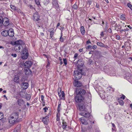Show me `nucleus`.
Returning <instances> with one entry per match:
<instances>
[{"label": "nucleus", "mask_w": 132, "mask_h": 132, "mask_svg": "<svg viewBox=\"0 0 132 132\" xmlns=\"http://www.w3.org/2000/svg\"><path fill=\"white\" fill-rule=\"evenodd\" d=\"M78 55L77 53L75 54L74 56V58L76 59L78 56Z\"/></svg>", "instance_id": "4c0bfd02"}, {"label": "nucleus", "mask_w": 132, "mask_h": 132, "mask_svg": "<svg viewBox=\"0 0 132 132\" xmlns=\"http://www.w3.org/2000/svg\"><path fill=\"white\" fill-rule=\"evenodd\" d=\"M72 8L75 10H77L78 9V7L77 5L75 4L73 6Z\"/></svg>", "instance_id": "bb28decb"}, {"label": "nucleus", "mask_w": 132, "mask_h": 132, "mask_svg": "<svg viewBox=\"0 0 132 132\" xmlns=\"http://www.w3.org/2000/svg\"><path fill=\"white\" fill-rule=\"evenodd\" d=\"M75 100L77 102H80L82 101L84 99V97L81 95H77L75 97Z\"/></svg>", "instance_id": "39448f33"}, {"label": "nucleus", "mask_w": 132, "mask_h": 132, "mask_svg": "<svg viewBox=\"0 0 132 132\" xmlns=\"http://www.w3.org/2000/svg\"><path fill=\"white\" fill-rule=\"evenodd\" d=\"M18 112L12 113L9 117V122L10 123H14L16 122L19 117Z\"/></svg>", "instance_id": "f03ea898"}, {"label": "nucleus", "mask_w": 132, "mask_h": 132, "mask_svg": "<svg viewBox=\"0 0 132 132\" xmlns=\"http://www.w3.org/2000/svg\"><path fill=\"white\" fill-rule=\"evenodd\" d=\"M81 33L82 35H84L85 32V31L83 26H81Z\"/></svg>", "instance_id": "5701e85b"}, {"label": "nucleus", "mask_w": 132, "mask_h": 132, "mask_svg": "<svg viewBox=\"0 0 132 132\" xmlns=\"http://www.w3.org/2000/svg\"><path fill=\"white\" fill-rule=\"evenodd\" d=\"M130 107L132 108V104H130Z\"/></svg>", "instance_id": "774afa93"}, {"label": "nucleus", "mask_w": 132, "mask_h": 132, "mask_svg": "<svg viewBox=\"0 0 132 132\" xmlns=\"http://www.w3.org/2000/svg\"><path fill=\"white\" fill-rule=\"evenodd\" d=\"M125 96L123 95L120 98H122L124 100L125 99Z\"/></svg>", "instance_id": "49530a36"}, {"label": "nucleus", "mask_w": 132, "mask_h": 132, "mask_svg": "<svg viewBox=\"0 0 132 132\" xmlns=\"http://www.w3.org/2000/svg\"><path fill=\"white\" fill-rule=\"evenodd\" d=\"M15 43V45L14 48L16 51L22 53V59H27L28 56V48L24 42L19 40L16 41Z\"/></svg>", "instance_id": "f257e3e1"}, {"label": "nucleus", "mask_w": 132, "mask_h": 132, "mask_svg": "<svg viewBox=\"0 0 132 132\" xmlns=\"http://www.w3.org/2000/svg\"><path fill=\"white\" fill-rule=\"evenodd\" d=\"M11 8L13 10H17V7L15 6L14 5H10Z\"/></svg>", "instance_id": "b1692460"}, {"label": "nucleus", "mask_w": 132, "mask_h": 132, "mask_svg": "<svg viewBox=\"0 0 132 132\" xmlns=\"http://www.w3.org/2000/svg\"><path fill=\"white\" fill-rule=\"evenodd\" d=\"M20 126L18 125L15 128L14 132H20Z\"/></svg>", "instance_id": "a211bd4d"}, {"label": "nucleus", "mask_w": 132, "mask_h": 132, "mask_svg": "<svg viewBox=\"0 0 132 132\" xmlns=\"http://www.w3.org/2000/svg\"><path fill=\"white\" fill-rule=\"evenodd\" d=\"M40 35L42 36H43L44 35V34L43 32H41Z\"/></svg>", "instance_id": "e2e57ef3"}, {"label": "nucleus", "mask_w": 132, "mask_h": 132, "mask_svg": "<svg viewBox=\"0 0 132 132\" xmlns=\"http://www.w3.org/2000/svg\"><path fill=\"white\" fill-rule=\"evenodd\" d=\"M63 64V62L62 61H61L60 62V64L61 65H62Z\"/></svg>", "instance_id": "69168bd1"}, {"label": "nucleus", "mask_w": 132, "mask_h": 132, "mask_svg": "<svg viewBox=\"0 0 132 132\" xmlns=\"http://www.w3.org/2000/svg\"><path fill=\"white\" fill-rule=\"evenodd\" d=\"M105 2L107 3H109V1L108 0H104Z\"/></svg>", "instance_id": "0e129e2a"}, {"label": "nucleus", "mask_w": 132, "mask_h": 132, "mask_svg": "<svg viewBox=\"0 0 132 132\" xmlns=\"http://www.w3.org/2000/svg\"><path fill=\"white\" fill-rule=\"evenodd\" d=\"M92 125H90V126H88V128L89 129H90L92 128Z\"/></svg>", "instance_id": "09e8293b"}, {"label": "nucleus", "mask_w": 132, "mask_h": 132, "mask_svg": "<svg viewBox=\"0 0 132 132\" xmlns=\"http://www.w3.org/2000/svg\"><path fill=\"white\" fill-rule=\"evenodd\" d=\"M80 119L82 124L87 125L88 124V122L84 119V117L81 118Z\"/></svg>", "instance_id": "f3484780"}, {"label": "nucleus", "mask_w": 132, "mask_h": 132, "mask_svg": "<svg viewBox=\"0 0 132 132\" xmlns=\"http://www.w3.org/2000/svg\"><path fill=\"white\" fill-rule=\"evenodd\" d=\"M48 31L50 32V37L51 40H56V39H55L54 38H53V37L54 35V29L53 28L50 29L48 30Z\"/></svg>", "instance_id": "6e6552de"}, {"label": "nucleus", "mask_w": 132, "mask_h": 132, "mask_svg": "<svg viewBox=\"0 0 132 132\" xmlns=\"http://www.w3.org/2000/svg\"><path fill=\"white\" fill-rule=\"evenodd\" d=\"M119 25V24H116L115 25V28H117L118 27V25Z\"/></svg>", "instance_id": "603ef678"}, {"label": "nucleus", "mask_w": 132, "mask_h": 132, "mask_svg": "<svg viewBox=\"0 0 132 132\" xmlns=\"http://www.w3.org/2000/svg\"><path fill=\"white\" fill-rule=\"evenodd\" d=\"M87 49L89 50H92V46L91 45H89L87 46Z\"/></svg>", "instance_id": "e433bc0d"}, {"label": "nucleus", "mask_w": 132, "mask_h": 132, "mask_svg": "<svg viewBox=\"0 0 132 132\" xmlns=\"http://www.w3.org/2000/svg\"><path fill=\"white\" fill-rule=\"evenodd\" d=\"M60 25V23H57V25L56 26V27H57L58 26H59Z\"/></svg>", "instance_id": "bf43d9fd"}, {"label": "nucleus", "mask_w": 132, "mask_h": 132, "mask_svg": "<svg viewBox=\"0 0 132 132\" xmlns=\"http://www.w3.org/2000/svg\"><path fill=\"white\" fill-rule=\"evenodd\" d=\"M97 45L99 46H100L104 47H105V45L102 43H100V42H97Z\"/></svg>", "instance_id": "4be33fe9"}, {"label": "nucleus", "mask_w": 132, "mask_h": 132, "mask_svg": "<svg viewBox=\"0 0 132 132\" xmlns=\"http://www.w3.org/2000/svg\"><path fill=\"white\" fill-rule=\"evenodd\" d=\"M58 92L59 96L60 97H61L62 94V92H61L60 88L58 89Z\"/></svg>", "instance_id": "393cba45"}, {"label": "nucleus", "mask_w": 132, "mask_h": 132, "mask_svg": "<svg viewBox=\"0 0 132 132\" xmlns=\"http://www.w3.org/2000/svg\"><path fill=\"white\" fill-rule=\"evenodd\" d=\"M3 114L2 112H0V120L3 119Z\"/></svg>", "instance_id": "c756f323"}, {"label": "nucleus", "mask_w": 132, "mask_h": 132, "mask_svg": "<svg viewBox=\"0 0 132 132\" xmlns=\"http://www.w3.org/2000/svg\"><path fill=\"white\" fill-rule=\"evenodd\" d=\"M89 43H91V42L89 40L87 41L86 42V44H88Z\"/></svg>", "instance_id": "6e6d98bb"}, {"label": "nucleus", "mask_w": 132, "mask_h": 132, "mask_svg": "<svg viewBox=\"0 0 132 132\" xmlns=\"http://www.w3.org/2000/svg\"><path fill=\"white\" fill-rule=\"evenodd\" d=\"M53 4L57 8L59 7V5L56 0H54L52 2Z\"/></svg>", "instance_id": "6ab92c4d"}, {"label": "nucleus", "mask_w": 132, "mask_h": 132, "mask_svg": "<svg viewBox=\"0 0 132 132\" xmlns=\"http://www.w3.org/2000/svg\"><path fill=\"white\" fill-rule=\"evenodd\" d=\"M100 35L102 37H103L104 36V34L103 31H102L101 32Z\"/></svg>", "instance_id": "c03bdc74"}, {"label": "nucleus", "mask_w": 132, "mask_h": 132, "mask_svg": "<svg viewBox=\"0 0 132 132\" xmlns=\"http://www.w3.org/2000/svg\"><path fill=\"white\" fill-rule=\"evenodd\" d=\"M85 90L81 88H79L77 90L76 92L77 95L79 94L81 95H85Z\"/></svg>", "instance_id": "423d86ee"}, {"label": "nucleus", "mask_w": 132, "mask_h": 132, "mask_svg": "<svg viewBox=\"0 0 132 132\" xmlns=\"http://www.w3.org/2000/svg\"><path fill=\"white\" fill-rule=\"evenodd\" d=\"M78 107L79 108L80 110L81 111L85 110L87 106L86 104L85 103L84 104H82L81 105L79 103L78 104Z\"/></svg>", "instance_id": "0eeeda50"}, {"label": "nucleus", "mask_w": 132, "mask_h": 132, "mask_svg": "<svg viewBox=\"0 0 132 132\" xmlns=\"http://www.w3.org/2000/svg\"><path fill=\"white\" fill-rule=\"evenodd\" d=\"M57 118H56V120L57 121H59V120H60V118L59 117H58V115L57 114Z\"/></svg>", "instance_id": "3c124183"}, {"label": "nucleus", "mask_w": 132, "mask_h": 132, "mask_svg": "<svg viewBox=\"0 0 132 132\" xmlns=\"http://www.w3.org/2000/svg\"><path fill=\"white\" fill-rule=\"evenodd\" d=\"M74 86L77 87H79L82 85V84L79 81L75 80V82L74 83Z\"/></svg>", "instance_id": "4468645a"}, {"label": "nucleus", "mask_w": 132, "mask_h": 132, "mask_svg": "<svg viewBox=\"0 0 132 132\" xmlns=\"http://www.w3.org/2000/svg\"><path fill=\"white\" fill-rule=\"evenodd\" d=\"M11 55L14 57H16V56L17 55L16 54H12Z\"/></svg>", "instance_id": "a19ab883"}, {"label": "nucleus", "mask_w": 132, "mask_h": 132, "mask_svg": "<svg viewBox=\"0 0 132 132\" xmlns=\"http://www.w3.org/2000/svg\"><path fill=\"white\" fill-rule=\"evenodd\" d=\"M90 121V124H91V125H92V123H94V121H93L92 123L91 121Z\"/></svg>", "instance_id": "13d9d810"}, {"label": "nucleus", "mask_w": 132, "mask_h": 132, "mask_svg": "<svg viewBox=\"0 0 132 132\" xmlns=\"http://www.w3.org/2000/svg\"><path fill=\"white\" fill-rule=\"evenodd\" d=\"M14 81L15 82L18 83L19 82V76H16L14 78Z\"/></svg>", "instance_id": "aec40b11"}, {"label": "nucleus", "mask_w": 132, "mask_h": 132, "mask_svg": "<svg viewBox=\"0 0 132 132\" xmlns=\"http://www.w3.org/2000/svg\"><path fill=\"white\" fill-rule=\"evenodd\" d=\"M92 49H95L97 48V46L96 45H94L93 46H92Z\"/></svg>", "instance_id": "37998d69"}, {"label": "nucleus", "mask_w": 132, "mask_h": 132, "mask_svg": "<svg viewBox=\"0 0 132 132\" xmlns=\"http://www.w3.org/2000/svg\"><path fill=\"white\" fill-rule=\"evenodd\" d=\"M119 104L121 105H122L123 104V101L122 100H119Z\"/></svg>", "instance_id": "7c9ffc66"}, {"label": "nucleus", "mask_w": 132, "mask_h": 132, "mask_svg": "<svg viewBox=\"0 0 132 132\" xmlns=\"http://www.w3.org/2000/svg\"><path fill=\"white\" fill-rule=\"evenodd\" d=\"M108 31L110 33L111 32L112 30H111V28H110L108 30Z\"/></svg>", "instance_id": "8fccbe9b"}, {"label": "nucleus", "mask_w": 132, "mask_h": 132, "mask_svg": "<svg viewBox=\"0 0 132 132\" xmlns=\"http://www.w3.org/2000/svg\"><path fill=\"white\" fill-rule=\"evenodd\" d=\"M128 27L130 29H132V27L131 26H128Z\"/></svg>", "instance_id": "5fc2aeb1"}, {"label": "nucleus", "mask_w": 132, "mask_h": 132, "mask_svg": "<svg viewBox=\"0 0 132 132\" xmlns=\"http://www.w3.org/2000/svg\"><path fill=\"white\" fill-rule=\"evenodd\" d=\"M8 30H3L1 32L2 35L5 37L6 36L8 35Z\"/></svg>", "instance_id": "dca6fc26"}, {"label": "nucleus", "mask_w": 132, "mask_h": 132, "mask_svg": "<svg viewBox=\"0 0 132 132\" xmlns=\"http://www.w3.org/2000/svg\"><path fill=\"white\" fill-rule=\"evenodd\" d=\"M92 62V60H90L89 61L88 63L89 64V65H90L91 64Z\"/></svg>", "instance_id": "a18cd8bd"}, {"label": "nucleus", "mask_w": 132, "mask_h": 132, "mask_svg": "<svg viewBox=\"0 0 132 132\" xmlns=\"http://www.w3.org/2000/svg\"><path fill=\"white\" fill-rule=\"evenodd\" d=\"M8 35L10 37H13L14 35L13 30L12 29H11L8 30Z\"/></svg>", "instance_id": "f8f14e48"}, {"label": "nucleus", "mask_w": 132, "mask_h": 132, "mask_svg": "<svg viewBox=\"0 0 132 132\" xmlns=\"http://www.w3.org/2000/svg\"><path fill=\"white\" fill-rule=\"evenodd\" d=\"M61 96H62L61 97V99L63 100H64V93L63 92V91H62V94L61 95Z\"/></svg>", "instance_id": "c85d7f7f"}, {"label": "nucleus", "mask_w": 132, "mask_h": 132, "mask_svg": "<svg viewBox=\"0 0 132 132\" xmlns=\"http://www.w3.org/2000/svg\"><path fill=\"white\" fill-rule=\"evenodd\" d=\"M82 51V49H80L79 50V51L80 52H81Z\"/></svg>", "instance_id": "680f3d73"}, {"label": "nucleus", "mask_w": 132, "mask_h": 132, "mask_svg": "<svg viewBox=\"0 0 132 132\" xmlns=\"http://www.w3.org/2000/svg\"><path fill=\"white\" fill-rule=\"evenodd\" d=\"M63 60L64 63V64L65 65H66L67 63V61L66 59H63Z\"/></svg>", "instance_id": "72a5a7b5"}, {"label": "nucleus", "mask_w": 132, "mask_h": 132, "mask_svg": "<svg viewBox=\"0 0 132 132\" xmlns=\"http://www.w3.org/2000/svg\"><path fill=\"white\" fill-rule=\"evenodd\" d=\"M62 128L64 129H66V128L67 127V125L66 124V123L65 122L63 121L62 122Z\"/></svg>", "instance_id": "412c9836"}, {"label": "nucleus", "mask_w": 132, "mask_h": 132, "mask_svg": "<svg viewBox=\"0 0 132 132\" xmlns=\"http://www.w3.org/2000/svg\"><path fill=\"white\" fill-rule=\"evenodd\" d=\"M21 87L23 89H26L29 86L28 83L27 82H23L21 84Z\"/></svg>", "instance_id": "1a4fd4ad"}, {"label": "nucleus", "mask_w": 132, "mask_h": 132, "mask_svg": "<svg viewBox=\"0 0 132 132\" xmlns=\"http://www.w3.org/2000/svg\"><path fill=\"white\" fill-rule=\"evenodd\" d=\"M111 124L113 127H115V125L113 123H111Z\"/></svg>", "instance_id": "4d7b16f0"}, {"label": "nucleus", "mask_w": 132, "mask_h": 132, "mask_svg": "<svg viewBox=\"0 0 132 132\" xmlns=\"http://www.w3.org/2000/svg\"><path fill=\"white\" fill-rule=\"evenodd\" d=\"M80 115L84 116L86 117H89L90 116L89 113L86 111L80 113Z\"/></svg>", "instance_id": "9d476101"}, {"label": "nucleus", "mask_w": 132, "mask_h": 132, "mask_svg": "<svg viewBox=\"0 0 132 132\" xmlns=\"http://www.w3.org/2000/svg\"><path fill=\"white\" fill-rule=\"evenodd\" d=\"M82 70L81 69H79L75 71L74 72V76L77 80L80 79L82 76Z\"/></svg>", "instance_id": "20e7f679"}, {"label": "nucleus", "mask_w": 132, "mask_h": 132, "mask_svg": "<svg viewBox=\"0 0 132 132\" xmlns=\"http://www.w3.org/2000/svg\"><path fill=\"white\" fill-rule=\"evenodd\" d=\"M48 116H46L45 117H43L42 118V121L45 124H47V121L48 120V118H49Z\"/></svg>", "instance_id": "2eb2a0df"}, {"label": "nucleus", "mask_w": 132, "mask_h": 132, "mask_svg": "<svg viewBox=\"0 0 132 132\" xmlns=\"http://www.w3.org/2000/svg\"><path fill=\"white\" fill-rule=\"evenodd\" d=\"M43 109L44 110V112H46V110H48V108L46 106L43 108Z\"/></svg>", "instance_id": "58836bf2"}, {"label": "nucleus", "mask_w": 132, "mask_h": 132, "mask_svg": "<svg viewBox=\"0 0 132 132\" xmlns=\"http://www.w3.org/2000/svg\"><path fill=\"white\" fill-rule=\"evenodd\" d=\"M35 2L36 4L37 5H39L40 4V2L39 1V0H35Z\"/></svg>", "instance_id": "f704fd0d"}, {"label": "nucleus", "mask_w": 132, "mask_h": 132, "mask_svg": "<svg viewBox=\"0 0 132 132\" xmlns=\"http://www.w3.org/2000/svg\"><path fill=\"white\" fill-rule=\"evenodd\" d=\"M116 37H117V39L118 40H119L120 37L119 35H116Z\"/></svg>", "instance_id": "de8ad7c7"}, {"label": "nucleus", "mask_w": 132, "mask_h": 132, "mask_svg": "<svg viewBox=\"0 0 132 132\" xmlns=\"http://www.w3.org/2000/svg\"><path fill=\"white\" fill-rule=\"evenodd\" d=\"M3 22H4L3 24L4 26H6L9 24V21L7 18H5L3 19Z\"/></svg>", "instance_id": "9b49d317"}, {"label": "nucleus", "mask_w": 132, "mask_h": 132, "mask_svg": "<svg viewBox=\"0 0 132 132\" xmlns=\"http://www.w3.org/2000/svg\"><path fill=\"white\" fill-rule=\"evenodd\" d=\"M50 63L49 62H48V64H47V67H48V66H49L50 65Z\"/></svg>", "instance_id": "052dcab7"}, {"label": "nucleus", "mask_w": 132, "mask_h": 132, "mask_svg": "<svg viewBox=\"0 0 132 132\" xmlns=\"http://www.w3.org/2000/svg\"><path fill=\"white\" fill-rule=\"evenodd\" d=\"M34 20H35L36 24L38 27H40L41 24V20L39 19L40 16L39 14L37 12L34 13L33 15Z\"/></svg>", "instance_id": "7ed1b4c3"}, {"label": "nucleus", "mask_w": 132, "mask_h": 132, "mask_svg": "<svg viewBox=\"0 0 132 132\" xmlns=\"http://www.w3.org/2000/svg\"><path fill=\"white\" fill-rule=\"evenodd\" d=\"M115 127H114L113 128H112V131H114L115 129Z\"/></svg>", "instance_id": "864d4df0"}, {"label": "nucleus", "mask_w": 132, "mask_h": 132, "mask_svg": "<svg viewBox=\"0 0 132 132\" xmlns=\"http://www.w3.org/2000/svg\"><path fill=\"white\" fill-rule=\"evenodd\" d=\"M32 62L30 61H27L24 64V65L27 68L30 67L31 65Z\"/></svg>", "instance_id": "ddd939ff"}, {"label": "nucleus", "mask_w": 132, "mask_h": 132, "mask_svg": "<svg viewBox=\"0 0 132 132\" xmlns=\"http://www.w3.org/2000/svg\"><path fill=\"white\" fill-rule=\"evenodd\" d=\"M125 15L124 14H123L121 15L120 18L121 19L123 20L125 18Z\"/></svg>", "instance_id": "cd10ccee"}, {"label": "nucleus", "mask_w": 132, "mask_h": 132, "mask_svg": "<svg viewBox=\"0 0 132 132\" xmlns=\"http://www.w3.org/2000/svg\"><path fill=\"white\" fill-rule=\"evenodd\" d=\"M31 98V96L29 95H28V96H26V98L28 100H30Z\"/></svg>", "instance_id": "ea45409f"}, {"label": "nucleus", "mask_w": 132, "mask_h": 132, "mask_svg": "<svg viewBox=\"0 0 132 132\" xmlns=\"http://www.w3.org/2000/svg\"><path fill=\"white\" fill-rule=\"evenodd\" d=\"M16 11L17 12H18L19 13H21V10L20 9H18L17 8V10H16Z\"/></svg>", "instance_id": "79ce46f5"}, {"label": "nucleus", "mask_w": 132, "mask_h": 132, "mask_svg": "<svg viewBox=\"0 0 132 132\" xmlns=\"http://www.w3.org/2000/svg\"><path fill=\"white\" fill-rule=\"evenodd\" d=\"M61 106V104H59L58 105V108H57V111L58 112H59L60 111V107Z\"/></svg>", "instance_id": "473e14b6"}, {"label": "nucleus", "mask_w": 132, "mask_h": 132, "mask_svg": "<svg viewBox=\"0 0 132 132\" xmlns=\"http://www.w3.org/2000/svg\"><path fill=\"white\" fill-rule=\"evenodd\" d=\"M129 59H130L131 60V61H132V57H130L129 58Z\"/></svg>", "instance_id": "338daca9"}, {"label": "nucleus", "mask_w": 132, "mask_h": 132, "mask_svg": "<svg viewBox=\"0 0 132 132\" xmlns=\"http://www.w3.org/2000/svg\"><path fill=\"white\" fill-rule=\"evenodd\" d=\"M62 33H61V37L60 38V41L62 42H63L64 41V39L62 37Z\"/></svg>", "instance_id": "a878e982"}, {"label": "nucleus", "mask_w": 132, "mask_h": 132, "mask_svg": "<svg viewBox=\"0 0 132 132\" xmlns=\"http://www.w3.org/2000/svg\"><path fill=\"white\" fill-rule=\"evenodd\" d=\"M127 5L131 10H132V5L130 3H128Z\"/></svg>", "instance_id": "2f4dec72"}, {"label": "nucleus", "mask_w": 132, "mask_h": 132, "mask_svg": "<svg viewBox=\"0 0 132 132\" xmlns=\"http://www.w3.org/2000/svg\"><path fill=\"white\" fill-rule=\"evenodd\" d=\"M44 97L43 95H41V100H42V102H44Z\"/></svg>", "instance_id": "c9c22d12"}]
</instances>
